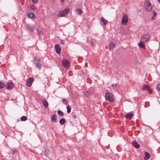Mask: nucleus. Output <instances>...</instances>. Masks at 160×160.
Listing matches in <instances>:
<instances>
[{"label":"nucleus","instance_id":"1","mask_svg":"<svg viewBox=\"0 0 160 160\" xmlns=\"http://www.w3.org/2000/svg\"><path fill=\"white\" fill-rule=\"evenodd\" d=\"M105 98L106 101L111 102H114L115 100V98L113 94L109 92L108 90H106Z\"/></svg>","mask_w":160,"mask_h":160},{"label":"nucleus","instance_id":"2","mask_svg":"<svg viewBox=\"0 0 160 160\" xmlns=\"http://www.w3.org/2000/svg\"><path fill=\"white\" fill-rule=\"evenodd\" d=\"M69 11V8H67L63 10L60 11L58 16L61 17H64L68 13Z\"/></svg>","mask_w":160,"mask_h":160},{"label":"nucleus","instance_id":"3","mask_svg":"<svg viewBox=\"0 0 160 160\" xmlns=\"http://www.w3.org/2000/svg\"><path fill=\"white\" fill-rule=\"evenodd\" d=\"M144 7L146 10L148 12L151 11L152 10V7L149 1H147L144 3Z\"/></svg>","mask_w":160,"mask_h":160},{"label":"nucleus","instance_id":"4","mask_svg":"<svg viewBox=\"0 0 160 160\" xmlns=\"http://www.w3.org/2000/svg\"><path fill=\"white\" fill-rule=\"evenodd\" d=\"M142 90H148L150 94L152 93V90L148 85H144L142 87Z\"/></svg>","mask_w":160,"mask_h":160},{"label":"nucleus","instance_id":"5","mask_svg":"<svg viewBox=\"0 0 160 160\" xmlns=\"http://www.w3.org/2000/svg\"><path fill=\"white\" fill-rule=\"evenodd\" d=\"M128 21V17L127 14H124L123 15L122 18V23H127Z\"/></svg>","mask_w":160,"mask_h":160},{"label":"nucleus","instance_id":"6","mask_svg":"<svg viewBox=\"0 0 160 160\" xmlns=\"http://www.w3.org/2000/svg\"><path fill=\"white\" fill-rule=\"evenodd\" d=\"M149 38V35L148 34L144 35L141 37V41L145 42L148 41Z\"/></svg>","mask_w":160,"mask_h":160},{"label":"nucleus","instance_id":"7","mask_svg":"<svg viewBox=\"0 0 160 160\" xmlns=\"http://www.w3.org/2000/svg\"><path fill=\"white\" fill-rule=\"evenodd\" d=\"M14 86V84L11 82H7L6 87L7 89H12Z\"/></svg>","mask_w":160,"mask_h":160},{"label":"nucleus","instance_id":"8","mask_svg":"<svg viewBox=\"0 0 160 160\" xmlns=\"http://www.w3.org/2000/svg\"><path fill=\"white\" fill-rule=\"evenodd\" d=\"M33 80V78H29L28 79L26 82V84L27 86L28 87L31 86L32 85Z\"/></svg>","mask_w":160,"mask_h":160},{"label":"nucleus","instance_id":"9","mask_svg":"<svg viewBox=\"0 0 160 160\" xmlns=\"http://www.w3.org/2000/svg\"><path fill=\"white\" fill-rule=\"evenodd\" d=\"M62 64L66 68H68L69 66V62L66 59H63L62 61Z\"/></svg>","mask_w":160,"mask_h":160},{"label":"nucleus","instance_id":"10","mask_svg":"<svg viewBox=\"0 0 160 160\" xmlns=\"http://www.w3.org/2000/svg\"><path fill=\"white\" fill-rule=\"evenodd\" d=\"M56 52L58 54H60L61 53V48L58 45H56L55 46Z\"/></svg>","mask_w":160,"mask_h":160},{"label":"nucleus","instance_id":"11","mask_svg":"<svg viewBox=\"0 0 160 160\" xmlns=\"http://www.w3.org/2000/svg\"><path fill=\"white\" fill-rule=\"evenodd\" d=\"M144 42L141 41L139 43H138V45L139 47L144 49L145 48V45L144 44Z\"/></svg>","mask_w":160,"mask_h":160},{"label":"nucleus","instance_id":"12","mask_svg":"<svg viewBox=\"0 0 160 160\" xmlns=\"http://www.w3.org/2000/svg\"><path fill=\"white\" fill-rule=\"evenodd\" d=\"M132 144L134 147L136 148H139L140 146L137 142L135 141H133L132 142Z\"/></svg>","mask_w":160,"mask_h":160},{"label":"nucleus","instance_id":"13","mask_svg":"<svg viewBox=\"0 0 160 160\" xmlns=\"http://www.w3.org/2000/svg\"><path fill=\"white\" fill-rule=\"evenodd\" d=\"M145 156L144 158L145 160H148L150 158V154L147 152H145Z\"/></svg>","mask_w":160,"mask_h":160},{"label":"nucleus","instance_id":"14","mask_svg":"<svg viewBox=\"0 0 160 160\" xmlns=\"http://www.w3.org/2000/svg\"><path fill=\"white\" fill-rule=\"evenodd\" d=\"M133 116V114L132 113H129V114L126 115L125 116V118L127 119L130 120L132 117Z\"/></svg>","mask_w":160,"mask_h":160},{"label":"nucleus","instance_id":"15","mask_svg":"<svg viewBox=\"0 0 160 160\" xmlns=\"http://www.w3.org/2000/svg\"><path fill=\"white\" fill-rule=\"evenodd\" d=\"M101 20L103 23V25H106L108 23V21L105 19L103 17H102L101 18Z\"/></svg>","mask_w":160,"mask_h":160},{"label":"nucleus","instance_id":"16","mask_svg":"<svg viewBox=\"0 0 160 160\" xmlns=\"http://www.w3.org/2000/svg\"><path fill=\"white\" fill-rule=\"evenodd\" d=\"M28 15L29 18L32 19H34L36 18L34 14L32 12H30L28 14Z\"/></svg>","mask_w":160,"mask_h":160},{"label":"nucleus","instance_id":"17","mask_svg":"<svg viewBox=\"0 0 160 160\" xmlns=\"http://www.w3.org/2000/svg\"><path fill=\"white\" fill-rule=\"evenodd\" d=\"M33 62L35 64L40 62V60L38 58H35L34 59Z\"/></svg>","mask_w":160,"mask_h":160},{"label":"nucleus","instance_id":"18","mask_svg":"<svg viewBox=\"0 0 160 160\" xmlns=\"http://www.w3.org/2000/svg\"><path fill=\"white\" fill-rule=\"evenodd\" d=\"M115 46V44L113 42H111L109 44V49H112Z\"/></svg>","mask_w":160,"mask_h":160},{"label":"nucleus","instance_id":"19","mask_svg":"<svg viewBox=\"0 0 160 160\" xmlns=\"http://www.w3.org/2000/svg\"><path fill=\"white\" fill-rule=\"evenodd\" d=\"M51 119L52 121L56 122L57 120V116L55 115H53L51 117Z\"/></svg>","mask_w":160,"mask_h":160},{"label":"nucleus","instance_id":"20","mask_svg":"<svg viewBox=\"0 0 160 160\" xmlns=\"http://www.w3.org/2000/svg\"><path fill=\"white\" fill-rule=\"evenodd\" d=\"M42 103L45 108H47L48 106V104L47 101L45 100H43L42 101Z\"/></svg>","mask_w":160,"mask_h":160},{"label":"nucleus","instance_id":"21","mask_svg":"<svg viewBox=\"0 0 160 160\" xmlns=\"http://www.w3.org/2000/svg\"><path fill=\"white\" fill-rule=\"evenodd\" d=\"M27 28L31 32H33L34 29V28L33 26H31L30 25H27Z\"/></svg>","mask_w":160,"mask_h":160},{"label":"nucleus","instance_id":"22","mask_svg":"<svg viewBox=\"0 0 160 160\" xmlns=\"http://www.w3.org/2000/svg\"><path fill=\"white\" fill-rule=\"evenodd\" d=\"M65 119L63 118H62L60 119L59 121V123L61 125H63L64 123L65 122Z\"/></svg>","mask_w":160,"mask_h":160},{"label":"nucleus","instance_id":"23","mask_svg":"<svg viewBox=\"0 0 160 160\" xmlns=\"http://www.w3.org/2000/svg\"><path fill=\"white\" fill-rule=\"evenodd\" d=\"M62 102H63V104H65V105H67V104L68 103V100L65 99H62Z\"/></svg>","mask_w":160,"mask_h":160},{"label":"nucleus","instance_id":"24","mask_svg":"<svg viewBox=\"0 0 160 160\" xmlns=\"http://www.w3.org/2000/svg\"><path fill=\"white\" fill-rule=\"evenodd\" d=\"M67 112L68 113H69L70 112L71 108V107L69 106V105H68L67 106Z\"/></svg>","mask_w":160,"mask_h":160},{"label":"nucleus","instance_id":"25","mask_svg":"<svg viewBox=\"0 0 160 160\" xmlns=\"http://www.w3.org/2000/svg\"><path fill=\"white\" fill-rule=\"evenodd\" d=\"M91 93L89 91H86L84 92V95L86 97H88V96L91 95Z\"/></svg>","mask_w":160,"mask_h":160},{"label":"nucleus","instance_id":"26","mask_svg":"<svg viewBox=\"0 0 160 160\" xmlns=\"http://www.w3.org/2000/svg\"><path fill=\"white\" fill-rule=\"evenodd\" d=\"M35 64L36 65V67L39 69H40L42 66L40 62Z\"/></svg>","mask_w":160,"mask_h":160},{"label":"nucleus","instance_id":"27","mask_svg":"<svg viewBox=\"0 0 160 160\" xmlns=\"http://www.w3.org/2000/svg\"><path fill=\"white\" fill-rule=\"evenodd\" d=\"M27 119V118L25 116H23L21 118V120L22 121H25Z\"/></svg>","mask_w":160,"mask_h":160},{"label":"nucleus","instance_id":"28","mask_svg":"<svg viewBox=\"0 0 160 160\" xmlns=\"http://www.w3.org/2000/svg\"><path fill=\"white\" fill-rule=\"evenodd\" d=\"M58 114L61 116H62L64 115V113L63 112L60 110H58Z\"/></svg>","mask_w":160,"mask_h":160},{"label":"nucleus","instance_id":"29","mask_svg":"<svg viewBox=\"0 0 160 160\" xmlns=\"http://www.w3.org/2000/svg\"><path fill=\"white\" fill-rule=\"evenodd\" d=\"M5 84L4 83L0 82V89L3 88Z\"/></svg>","mask_w":160,"mask_h":160},{"label":"nucleus","instance_id":"30","mask_svg":"<svg viewBox=\"0 0 160 160\" xmlns=\"http://www.w3.org/2000/svg\"><path fill=\"white\" fill-rule=\"evenodd\" d=\"M77 13L79 15H81L82 13V11L81 9H78L77 11Z\"/></svg>","mask_w":160,"mask_h":160},{"label":"nucleus","instance_id":"31","mask_svg":"<svg viewBox=\"0 0 160 160\" xmlns=\"http://www.w3.org/2000/svg\"><path fill=\"white\" fill-rule=\"evenodd\" d=\"M48 151L46 149L45 150L44 152L45 153V155L46 156H47L48 157V155H49V154H48Z\"/></svg>","mask_w":160,"mask_h":160},{"label":"nucleus","instance_id":"32","mask_svg":"<svg viewBox=\"0 0 160 160\" xmlns=\"http://www.w3.org/2000/svg\"><path fill=\"white\" fill-rule=\"evenodd\" d=\"M157 90L158 91L160 90V84H158L157 86Z\"/></svg>","mask_w":160,"mask_h":160},{"label":"nucleus","instance_id":"33","mask_svg":"<svg viewBox=\"0 0 160 160\" xmlns=\"http://www.w3.org/2000/svg\"><path fill=\"white\" fill-rule=\"evenodd\" d=\"M32 1L33 3H36L38 2V0H32Z\"/></svg>","mask_w":160,"mask_h":160},{"label":"nucleus","instance_id":"34","mask_svg":"<svg viewBox=\"0 0 160 160\" xmlns=\"http://www.w3.org/2000/svg\"><path fill=\"white\" fill-rule=\"evenodd\" d=\"M152 14L153 16H155L157 14V13L154 11H152Z\"/></svg>","mask_w":160,"mask_h":160},{"label":"nucleus","instance_id":"35","mask_svg":"<svg viewBox=\"0 0 160 160\" xmlns=\"http://www.w3.org/2000/svg\"><path fill=\"white\" fill-rule=\"evenodd\" d=\"M114 84V85H115V87H114V88H113V90H115L116 88V86H117V84Z\"/></svg>","mask_w":160,"mask_h":160},{"label":"nucleus","instance_id":"36","mask_svg":"<svg viewBox=\"0 0 160 160\" xmlns=\"http://www.w3.org/2000/svg\"><path fill=\"white\" fill-rule=\"evenodd\" d=\"M114 87H115V85H114V84H113L111 85V88H112L113 89V88H114Z\"/></svg>","mask_w":160,"mask_h":160},{"label":"nucleus","instance_id":"37","mask_svg":"<svg viewBox=\"0 0 160 160\" xmlns=\"http://www.w3.org/2000/svg\"><path fill=\"white\" fill-rule=\"evenodd\" d=\"M85 66L86 67H87L88 66V64L87 62H86L85 64Z\"/></svg>","mask_w":160,"mask_h":160},{"label":"nucleus","instance_id":"38","mask_svg":"<svg viewBox=\"0 0 160 160\" xmlns=\"http://www.w3.org/2000/svg\"><path fill=\"white\" fill-rule=\"evenodd\" d=\"M139 13H141L142 12V10H139L138 11Z\"/></svg>","mask_w":160,"mask_h":160},{"label":"nucleus","instance_id":"39","mask_svg":"<svg viewBox=\"0 0 160 160\" xmlns=\"http://www.w3.org/2000/svg\"><path fill=\"white\" fill-rule=\"evenodd\" d=\"M52 2L53 3H54L55 2V1L54 0H52Z\"/></svg>","mask_w":160,"mask_h":160},{"label":"nucleus","instance_id":"40","mask_svg":"<svg viewBox=\"0 0 160 160\" xmlns=\"http://www.w3.org/2000/svg\"><path fill=\"white\" fill-rule=\"evenodd\" d=\"M61 2H63L64 1V0H61Z\"/></svg>","mask_w":160,"mask_h":160},{"label":"nucleus","instance_id":"41","mask_svg":"<svg viewBox=\"0 0 160 160\" xmlns=\"http://www.w3.org/2000/svg\"><path fill=\"white\" fill-rule=\"evenodd\" d=\"M154 17H152V19H154Z\"/></svg>","mask_w":160,"mask_h":160},{"label":"nucleus","instance_id":"42","mask_svg":"<svg viewBox=\"0 0 160 160\" xmlns=\"http://www.w3.org/2000/svg\"><path fill=\"white\" fill-rule=\"evenodd\" d=\"M33 7V6H32V8L33 9H34V7Z\"/></svg>","mask_w":160,"mask_h":160},{"label":"nucleus","instance_id":"43","mask_svg":"<svg viewBox=\"0 0 160 160\" xmlns=\"http://www.w3.org/2000/svg\"><path fill=\"white\" fill-rule=\"evenodd\" d=\"M158 1L160 3V0H158Z\"/></svg>","mask_w":160,"mask_h":160}]
</instances>
